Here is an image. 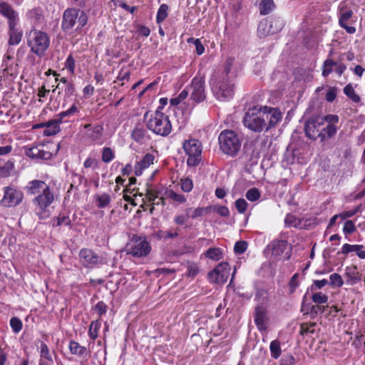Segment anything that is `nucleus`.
<instances>
[{
	"label": "nucleus",
	"instance_id": "nucleus-12",
	"mask_svg": "<svg viewBox=\"0 0 365 365\" xmlns=\"http://www.w3.org/2000/svg\"><path fill=\"white\" fill-rule=\"evenodd\" d=\"M205 78L202 76H197L192 80L190 86V98L195 103L202 102L205 98Z\"/></svg>",
	"mask_w": 365,
	"mask_h": 365
},
{
	"label": "nucleus",
	"instance_id": "nucleus-33",
	"mask_svg": "<svg viewBox=\"0 0 365 365\" xmlns=\"http://www.w3.org/2000/svg\"><path fill=\"white\" fill-rule=\"evenodd\" d=\"M80 112L79 108L76 105L73 104L71 108L65 111H62L58 114V118H59V121L62 122L63 120L68 117L70 118L71 116H74L76 114Z\"/></svg>",
	"mask_w": 365,
	"mask_h": 365
},
{
	"label": "nucleus",
	"instance_id": "nucleus-24",
	"mask_svg": "<svg viewBox=\"0 0 365 365\" xmlns=\"http://www.w3.org/2000/svg\"><path fill=\"white\" fill-rule=\"evenodd\" d=\"M103 127L96 125L86 131L87 137L94 143H101V140L103 134Z\"/></svg>",
	"mask_w": 365,
	"mask_h": 365
},
{
	"label": "nucleus",
	"instance_id": "nucleus-21",
	"mask_svg": "<svg viewBox=\"0 0 365 365\" xmlns=\"http://www.w3.org/2000/svg\"><path fill=\"white\" fill-rule=\"evenodd\" d=\"M19 24L8 26L9 44L11 46L18 45L21 41L23 31L19 26Z\"/></svg>",
	"mask_w": 365,
	"mask_h": 365
},
{
	"label": "nucleus",
	"instance_id": "nucleus-13",
	"mask_svg": "<svg viewBox=\"0 0 365 365\" xmlns=\"http://www.w3.org/2000/svg\"><path fill=\"white\" fill-rule=\"evenodd\" d=\"M4 190V195L1 200V205L9 207L16 206L21 202L24 194L21 190L11 186L5 187Z\"/></svg>",
	"mask_w": 365,
	"mask_h": 365
},
{
	"label": "nucleus",
	"instance_id": "nucleus-4",
	"mask_svg": "<svg viewBox=\"0 0 365 365\" xmlns=\"http://www.w3.org/2000/svg\"><path fill=\"white\" fill-rule=\"evenodd\" d=\"M27 43L32 53L41 57L50 46V38L44 31L32 29L27 36Z\"/></svg>",
	"mask_w": 365,
	"mask_h": 365
},
{
	"label": "nucleus",
	"instance_id": "nucleus-6",
	"mask_svg": "<svg viewBox=\"0 0 365 365\" xmlns=\"http://www.w3.org/2000/svg\"><path fill=\"white\" fill-rule=\"evenodd\" d=\"M182 148L188 156L187 165L190 167L197 166L202 160V143L195 139H189L184 141Z\"/></svg>",
	"mask_w": 365,
	"mask_h": 365
},
{
	"label": "nucleus",
	"instance_id": "nucleus-19",
	"mask_svg": "<svg viewBox=\"0 0 365 365\" xmlns=\"http://www.w3.org/2000/svg\"><path fill=\"white\" fill-rule=\"evenodd\" d=\"M26 155L31 158L41 160H48L52 157V153L42 145L27 148Z\"/></svg>",
	"mask_w": 365,
	"mask_h": 365
},
{
	"label": "nucleus",
	"instance_id": "nucleus-48",
	"mask_svg": "<svg viewBox=\"0 0 365 365\" xmlns=\"http://www.w3.org/2000/svg\"><path fill=\"white\" fill-rule=\"evenodd\" d=\"M315 323H303L300 327V334L304 335L305 334L311 333L314 334L315 331L314 327Z\"/></svg>",
	"mask_w": 365,
	"mask_h": 365
},
{
	"label": "nucleus",
	"instance_id": "nucleus-39",
	"mask_svg": "<svg viewBox=\"0 0 365 365\" xmlns=\"http://www.w3.org/2000/svg\"><path fill=\"white\" fill-rule=\"evenodd\" d=\"M269 349L272 357L278 359L282 353L280 342L278 340L272 341L270 343Z\"/></svg>",
	"mask_w": 365,
	"mask_h": 365
},
{
	"label": "nucleus",
	"instance_id": "nucleus-47",
	"mask_svg": "<svg viewBox=\"0 0 365 365\" xmlns=\"http://www.w3.org/2000/svg\"><path fill=\"white\" fill-rule=\"evenodd\" d=\"M83 167L85 168H93L98 169L99 168L98 160L93 157H88L83 163Z\"/></svg>",
	"mask_w": 365,
	"mask_h": 365
},
{
	"label": "nucleus",
	"instance_id": "nucleus-64",
	"mask_svg": "<svg viewBox=\"0 0 365 365\" xmlns=\"http://www.w3.org/2000/svg\"><path fill=\"white\" fill-rule=\"evenodd\" d=\"M188 220L187 215H178L174 217V222L178 225H185Z\"/></svg>",
	"mask_w": 365,
	"mask_h": 365
},
{
	"label": "nucleus",
	"instance_id": "nucleus-15",
	"mask_svg": "<svg viewBox=\"0 0 365 365\" xmlns=\"http://www.w3.org/2000/svg\"><path fill=\"white\" fill-rule=\"evenodd\" d=\"M0 16L6 19L8 26L19 24V13L4 0H0Z\"/></svg>",
	"mask_w": 365,
	"mask_h": 365
},
{
	"label": "nucleus",
	"instance_id": "nucleus-57",
	"mask_svg": "<svg viewBox=\"0 0 365 365\" xmlns=\"http://www.w3.org/2000/svg\"><path fill=\"white\" fill-rule=\"evenodd\" d=\"M356 231V227L353 221L346 220L344 222L343 232L345 234H351Z\"/></svg>",
	"mask_w": 365,
	"mask_h": 365
},
{
	"label": "nucleus",
	"instance_id": "nucleus-41",
	"mask_svg": "<svg viewBox=\"0 0 365 365\" xmlns=\"http://www.w3.org/2000/svg\"><path fill=\"white\" fill-rule=\"evenodd\" d=\"M101 327V323L98 321H93L89 327L88 335L91 339L95 340L98 335V330Z\"/></svg>",
	"mask_w": 365,
	"mask_h": 365
},
{
	"label": "nucleus",
	"instance_id": "nucleus-26",
	"mask_svg": "<svg viewBox=\"0 0 365 365\" xmlns=\"http://www.w3.org/2000/svg\"><path fill=\"white\" fill-rule=\"evenodd\" d=\"M46 185H46L45 182L42 180H34L28 183L26 187V190L29 194L36 195L39 193L41 191L43 192V188Z\"/></svg>",
	"mask_w": 365,
	"mask_h": 365
},
{
	"label": "nucleus",
	"instance_id": "nucleus-56",
	"mask_svg": "<svg viewBox=\"0 0 365 365\" xmlns=\"http://www.w3.org/2000/svg\"><path fill=\"white\" fill-rule=\"evenodd\" d=\"M247 248V244L245 241H238L235 243L234 247L235 252L237 254L244 253Z\"/></svg>",
	"mask_w": 365,
	"mask_h": 365
},
{
	"label": "nucleus",
	"instance_id": "nucleus-49",
	"mask_svg": "<svg viewBox=\"0 0 365 365\" xmlns=\"http://www.w3.org/2000/svg\"><path fill=\"white\" fill-rule=\"evenodd\" d=\"M312 299L318 304H325L328 301V297L322 292H317L312 295Z\"/></svg>",
	"mask_w": 365,
	"mask_h": 365
},
{
	"label": "nucleus",
	"instance_id": "nucleus-59",
	"mask_svg": "<svg viewBox=\"0 0 365 365\" xmlns=\"http://www.w3.org/2000/svg\"><path fill=\"white\" fill-rule=\"evenodd\" d=\"M212 211L216 212L220 216H222V217H227L230 215V211L226 206H219V207L214 206V207H212V209L211 210V212Z\"/></svg>",
	"mask_w": 365,
	"mask_h": 365
},
{
	"label": "nucleus",
	"instance_id": "nucleus-46",
	"mask_svg": "<svg viewBox=\"0 0 365 365\" xmlns=\"http://www.w3.org/2000/svg\"><path fill=\"white\" fill-rule=\"evenodd\" d=\"M352 16L353 11L351 10H346L341 12L339 18V26H344V24H347Z\"/></svg>",
	"mask_w": 365,
	"mask_h": 365
},
{
	"label": "nucleus",
	"instance_id": "nucleus-16",
	"mask_svg": "<svg viewBox=\"0 0 365 365\" xmlns=\"http://www.w3.org/2000/svg\"><path fill=\"white\" fill-rule=\"evenodd\" d=\"M272 248V254L276 257L282 256L285 253V259L290 257V247L286 240H273L270 244Z\"/></svg>",
	"mask_w": 365,
	"mask_h": 365
},
{
	"label": "nucleus",
	"instance_id": "nucleus-40",
	"mask_svg": "<svg viewBox=\"0 0 365 365\" xmlns=\"http://www.w3.org/2000/svg\"><path fill=\"white\" fill-rule=\"evenodd\" d=\"M200 272L199 265L193 262H188L187 264V273L188 277H195Z\"/></svg>",
	"mask_w": 365,
	"mask_h": 365
},
{
	"label": "nucleus",
	"instance_id": "nucleus-18",
	"mask_svg": "<svg viewBox=\"0 0 365 365\" xmlns=\"http://www.w3.org/2000/svg\"><path fill=\"white\" fill-rule=\"evenodd\" d=\"M79 11V9L75 8L67 9L65 10L61 24L62 29L64 31H68L73 28L76 24Z\"/></svg>",
	"mask_w": 365,
	"mask_h": 365
},
{
	"label": "nucleus",
	"instance_id": "nucleus-61",
	"mask_svg": "<svg viewBox=\"0 0 365 365\" xmlns=\"http://www.w3.org/2000/svg\"><path fill=\"white\" fill-rule=\"evenodd\" d=\"M137 32L139 35L143 36L144 37H148L150 34V29L143 25L138 24L136 25Z\"/></svg>",
	"mask_w": 365,
	"mask_h": 365
},
{
	"label": "nucleus",
	"instance_id": "nucleus-63",
	"mask_svg": "<svg viewBox=\"0 0 365 365\" xmlns=\"http://www.w3.org/2000/svg\"><path fill=\"white\" fill-rule=\"evenodd\" d=\"M95 310L101 316L106 313L107 305L102 301L98 302L95 306Z\"/></svg>",
	"mask_w": 365,
	"mask_h": 365
},
{
	"label": "nucleus",
	"instance_id": "nucleus-52",
	"mask_svg": "<svg viewBox=\"0 0 365 365\" xmlns=\"http://www.w3.org/2000/svg\"><path fill=\"white\" fill-rule=\"evenodd\" d=\"M56 88L63 91L65 97H68V98L73 96V94L74 93V86L72 83H68L64 86H60L59 85H58L56 86Z\"/></svg>",
	"mask_w": 365,
	"mask_h": 365
},
{
	"label": "nucleus",
	"instance_id": "nucleus-62",
	"mask_svg": "<svg viewBox=\"0 0 365 365\" xmlns=\"http://www.w3.org/2000/svg\"><path fill=\"white\" fill-rule=\"evenodd\" d=\"M65 67L70 71L71 73H73L75 71V60L71 55H69L66 61Z\"/></svg>",
	"mask_w": 365,
	"mask_h": 365
},
{
	"label": "nucleus",
	"instance_id": "nucleus-20",
	"mask_svg": "<svg viewBox=\"0 0 365 365\" xmlns=\"http://www.w3.org/2000/svg\"><path fill=\"white\" fill-rule=\"evenodd\" d=\"M269 318L265 308L263 307H257L255 312V323L257 329L260 331H265L267 329V324Z\"/></svg>",
	"mask_w": 365,
	"mask_h": 365
},
{
	"label": "nucleus",
	"instance_id": "nucleus-32",
	"mask_svg": "<svg viewBox=\"0 0 365 365\" xmlns=\"http://www.w3.org/2000/svg\"><path fill=\"white\" fill-rule=\"evenodd\" d=\"M344 94L354 103H360L361 98L357 95L351 83L347 84L344 88Z\"/></svg>",
	"mask_w": 365,
	"mask_h": 365
},
{
	"label": "nucleus",
	"instance_id": "nucleus-54",
	"mask_svg": "<svg viewBox=\"0 0 365 365\" xmlns=\"http://www.w3.org/2000/svg\"><path fill=\"white\" fill-rule=\"evenodd\" d=\"M235 207L240 213H244L247 208V202L243 198H240L235 202Z\"/></svg>",
	"mask_w": 365,
	"mask_h": 365
},
{
	"label": "nucleus",
	"instance_id": "nucleus-23",
	"mask_svg": "<svg viewBox=\"0 0 365 365\" xmlns=\"http://www.w3.org/2000/svg\"><path fill=\"white\" fill-rule=\"evenodd\" d=\"M363 248L364 246L362 245L344 244L341 247V252L344 255H347L350 252H354L360 259H364L365 251L363 250Z\"/></svg>",
	"mask_w": 365,
	"mask_h": 365
},
{
	"label": "nucleus",
	"instance_id": "nucleus-50",
	"mask_svg": "<svg viewBox=\"0 0 365 365\" xmlns=\"http://www.w3.org/2000/svg\"><path fill=\"white\" fill-rule=\"evenodd\" d=\"M260 197V192L259 191L255 188H251L249 190H247L246 193V197L248 200L254 202L257 200Z\"/></svg>",
	"mask_w": 365,
	"mask_h": 365
},
{
	"label": "nucleus",
	"instance_id": "nucleus-2",
	"mask_svg": "<svg viewBox=\"0 0 365 365\" xmlns=\"http://www.w3.org/2000/svg\"><path fill=\"white\" fill-rule=\"evenodd\" d=\"M58 192L51 183H49L43 188V192L33 199L34 212L39 219L44 220L51 216L50 206L58 200Z\"/></svg>",
	"mask_w": 365,
	"mask_h": 365
},
{
	"label": "nucleus",
	"instance_id": "nucleus-36",
	"mask_svg": "<svg viewBox=\"0 0 365 365\" xmlns=\"http://www.w3.org/2000/svg\"><path fill=\"white\" fill-rule=\"evenodd\" d=\"M58 123H61L59 121V118H58V119H56L54 122L48 123L46 128L43 130L44 135L50 136L56 134L59 131V127L58 125Z\"/></svg>",
	"mask_w": 365,
	"mask_h": 365
},
{
	"label": "nucleus",
	"instance_id": "nucleus-29",
	"mask_svg": "<svg viewBox=\"0 0 365 365\" xmlns=\"http://www.w3.org/2000/svg\"><path fill=\"white\" fill-rule=\"evenodd\" d=\"M96 205L100 208L107 207L111 200L110 195L108 193H102L101 195H96L94 197Z\"/></svg>",
	"mask_w": 365,
	"mask_h": 365
},
{
	"label": "nucleus",
	"instance_id": "nucleus-38",
	"mask_svg": "<svg viewBox=\"0 0 365 365\" xmlns=\"http://www.w3.org/2000/svg\"><path fill=\"white\" fill-rule=\"evenodd\" d=\"M337 65V63L331 58H327L323 63L322 76L324 77L328 76L332 71L333 67Z\"/></svg>",
	"mask_w": 365,
	"mask_h": 365
},
{
	"label": "nucleus",
	"instance_id": "nucleus-27",
	"mask_svg": "<svg viewBox=\"0 0 365 365\" xmlns=\"http://www.w3.org/2000/svg\"><path fill=\"white\" fill-rule=\"evenodd\" d=\"M69 349L72 354L77 355L80 357H85L88 354V351L85 346H81L75 341H70Z\"/></svg>",
	"mask_w": 365,
	"mask_h": 365
},
{
	"label": "nucleus",
	"instance_id": "nucleus-22",
	"mask_svg": "<svg viewBox=\"0 0 365 365\" xmlns=\"http://www.w3.org/2000/svg\"><path fill=\"white\" fill-rule=\"evenodd\" d=\"M154 159L153 155L150 153L146 154L143 159L135 165V174L136 175H140L143 170L148 168L153 163Z\"/></svg>",
	"mask_w": 365,
	"mask_h": 365
},
{
	"label": "nucleus",
	"instance_id": "nucleus-17",
	"mask_svg": "<svg viewBox=\"0 0 365 365\" xmlns=\"http://www.w3.org/2000/svg\"><path fill=\"white\" fill-rule=\"evenodd\" d=\"M81 263L87 267H93L101 262L99 256L90 249H82L79 252Z\"/></svg>",
	"mask_w": 365,
	"mask_h": 365
},
{
	"label": "nucleus",
	"instance_id": "nucleus-5",
	"mask_svg": "<svg viewBox=\"0 0 365 365\" xmlns=\"http://www.w3.org/2000/svg\"><path fill=\"white\" fill-rule=\"evenodd\" d=\"M218 140L221 150L228 155H235L241 148V142L233 130H222L218 137Z\"/></svg>",
	"mask_w": 365,
	"mask_h": 365
},
{
	"label": "nucleus",
	"instance_id": "nucleus-34",
	"mask_svg": "<svg viewBox=\"0 0 365 365\" xmlns=\"http://www.w3.org/2000/svg\"><path fill=\"white\" fill-rule=\"evenodd\" d=\"M205 256L214 261H218L222 258V252L220 248L212 247L206 251Z\"/></svg>",
	"mask_w": 365,
	"mask_h": 365
},
{
	"label": "nucleus",
	"instance_id": "nucleus-30",
	"mask_svg": "<svg viewBox=\"0 0 365 365\" xmlns=\"http://www.w3.org/2000/svg\"><path fill=\"white\" fill-rule=\"evenodd\" d=\"M14 163L11 160L6 161L3 165H0V178H7L14 171Z\"/></svg>",
	"mask_w": 365,
	"mask_h": 365
},
{
	"label": "nucleus",
	"instance_id": "nucleus-9",
	"mask_svg": "<svg viewBox=\"0 0 365 365\" xmlns=\"http://www.w3.org/2000/svg\"><path fill=\"white\" fill-rule=\"evenodd\" d=\"M339 118L337 115L329 114L323 116V125L322 127L319 140L321 142L325 141L327 139L332 138L337 133Z\"/></svg>",
	"mask_w": 365,
	"mask_h": 365
},
{
	"label": "nucleus",
	"instance_id": "nucleus-3",
	"mask_svg": "<svg viewBox=\"0 0 365 365\" xmlns=\"http://www.w3.org/2000/svg\"><path fill=\"white\" fill-rule=\"evenodd\" d=\"M144 121L147 128L156 135L167 136L172 131V125L167 115L157 110L154 113L146 112Z\"/></svg>",
	"mask_w": 365,
	"mask_h": 365
},
{
	"label": "nucleus",
	"instance_id": "nucleus-37",
	"mask_svg": "<svg viewBox=\"0 0 365 365\" xmlns=\"http://www.w3.org/2000/svg\"><path fill=\"white\" fill-rule=\"evenodd\" d=\"M115 157V151L110 147H104L102 149L101 159L105 163H109Z\"/></svg>",
	"mask_w": 365,
	"mask_h": 365
},
{
	"label": "nucleus",
	"instance_id": "nucleus-25",
	"mask_svg": "<svg viewBox=\"0 0 365 365\" xmlns=\"http://www.w3.org/2000/svg\"><path fill=\"white\" fill-rule=\"evenodd\" d=\"M212 209V206H207L206 207H199L197 208L190 207L185 210V212L187 215L188 219H195L197 217L204 216L207 213L210 212Z\"/></svg>",
	"mask_w": 365,
	"mask_h": 365
},
{
	"label": "nucleus",
	"instance_id": "nucleus-53",
	"mask_svg": "<svg viewBox=\"0 0 365 365\" xmlns=\"http://www.w3.org/2000/svg\"><path fill=\"white\" fill-rule=\"evenodd\" d=\"M360 210H361V206L359 205L351 210L342 212L339 213L340 218L342 220H345L346 218L351 217L354 216V215H356L357 212H359Z\"/></svg>",
	"mask_w": 365,
	"mask_h": 365
},
{
	"label": "nucleus",
	"instance_id": "nucleus-43",
	"mask_svg": "<svg viewBox=\"0 0 365 365\" xmlns=\"http://www.w3.org/2000/svg\"><path fill=\"white\" fill-rule=\"evenodd\" d=\"M180 188L185 192H190L193 188L192 180L189 178H184L180 182Z\"/></svg>",
	"mask_w": 365,
	"mask_h": 365
},
{
	"label": "nucleus",
	"instance_id": "nucleus-42",
	"mask_svg": "<svg viewBox=\"0 0 365 365\" xmlns=\"http://www.w3.org/2000/svg\"><path fill=\"white\" fill-rule=\"evenodd\" d=\"M168 6L163 4L160 6L158 9L157 16H156V21L158 24H160L163 22L168 16Z\"/></svg>",
	"mask_w": 365,
	"mask_h": 365
},
{
	"label": "nucleus",
	"instance_id": "nucleus-31",
	"mask_svg": "<svg viewBox=\"0 0 365 365\" xmlns=\"http://www.w3.org/2000/svg\"><path fill=\"white\" fill-rule=\"evenodd\" d=\"M345 274L349 279V282L351 284H356L359 281V276L356 267H347Z\"/></svg>",
	"mask_w": 365,
	"mask_h": 365
},
{
	"label": "nucleus",
	"instance_id": "nucleus-51",
	"mask_svg": "<svg viewBox=\"0 0 365 365\" xmlns=\"http://www.w3.org/2000/svg\"><path fill=\"white\" fill-rule=\"evenodd\" d=\"M329 279H330V283L333 286H336L338 287H340L344 284V281H343L341 275H339L337 273H334V274H331L329 277Z\"/></svg>",
	"mask_w": 365,
	"mask_h": 365
},
{
	"label": "nucleus",
	"instance_id": "nucleus-35",
	"mask_svg": "<svg viewBox=\"0 0 365 365\" xmlns=\"http://www.w3.org/2000/svg\"><path fill=\"white\" fill-rule=\"evenodd\" d=\"M147 131L142 127L136 126L132 132V138L137 142H142L146 138Z\"/></svg>",
	"mask_w": 365,
	"mask_h": 365
},
{
	"label": "nucleus",
	"instance_id": "nucleus-10",
	"mask_svg": "<svg viewBox=\"0 0 365 365\" xmlns=\"http://www.w3.org/2000/svg\"><path fill=\"white\" fill-rule=\"evenodd\" d=\"M282 26V21L279 19H263L258 25L257 35L260 38H264L279 32Z\"/></svg>",
	"mask_w": 365,
	"mask_h": 365
},
{
	"label": "nucleus",
	"instance_id": "nucleus-55",
	"mask_svg": "<svg viewBox=\"0 0 365 365\" xmlns=\"http://www.w3.org/2000/svg\"><path fill=\"white\" fill-rule=\"evenodd\" d=\"M166 240L177 238L180 235L179 227H170L168 230H165Z\"/></svg>",
	"mask_w": 365,
	"mask_h": 365
},
{
	"label": "nucleus",
	"instance_id": "nucleus-28",
	"mask_svg": "<svg viewBox=\"0 0 365 365\" xmlns=\"http://www.w3.org/2000/svg\"><path fill=\"white\" fill-rule=\"evenodd\" d=\"M275 7L273 0H262L259 4V13L262 15L269 14Z\"/></svg>",
	"mask_w": 365,
	"mask_h": 365
},
{
	"label": "nucleus",
	"instance_id": "nucleus-14",
	"mask_svg": "<svg viewBox=\"0 0 365 365\" xmlns=\"http://www.w3.org/2000/svg\"><path fill=\"white\" fill-rule=\"evenodd\" d=\"M322 126L323 116L318 115L311 118L304 125L307 137L314 140L319 139Z\"/></svg>",
	"mask_w": 365,
	"mask_h": 365
},
{
	"label": "nucleus",
	"instance_id": "nucleus-60",
	"mask_svg": "<svg viewBox=\"0 0 365 365\" xmlns=\"http://www.w3.org/2000/svg\"><path fill=\"white\" fill-rule=\"evenodd\" d=\"M41 356L49 361L52 360L49 349L47 345L43 342H41Z\"/></svg>",
	"mask_w": 365,
	"mask_h": 365
},
{
	"label": "nucleus",
	"instance_id": "nucleus-1",
	"mask_svg": "<svg viewBox=\"0 0 365 365\" xmlns=\"http://www.w3.org/2000/svg\"><path fill=\"white\" fill-rule=\"evenodd\" d=\"M282 113L277 108L260 106L249 109L244 117L246 128L254 132L268 130L281 121Z\"/></svg>",
	"mask_w": 365,
	"mask_h": 365
},
{
	"label": "nucleus",
	"instance_id": "nucleus-45",
	"mask_svg": "<svg viewBox=\"0 0 365 365\" xmlns=\"http://www.w3.org/2000/svg\"><path fill=\"white\" fill-rule=\"evenodd\" d=\"M167 197L178 203H184L186 201V197L181 194L176 193L172 190L166 192Z\"/></svg>",
	"mask_w": 365,
	"mask_h": 365
},
{
	"label": "nucleus",
	"instance_id": "nucleus-8",
	"mask_svg": "<svg viewBox=\"0 0 365 365\" xmlns=\"http://www.w3.org/2000/svg\"><path fill=\"white\" fill-rule=\"evenodd\" d=\"M212 89L215 97L221 101L230 100L234 94V84L229 78H222L214 81Z\"/></svg>",
	"mask_w": 365,
	"mask_h": 365
},
{
	"label": "nucleus",
	"instance_id": "nucleus-44",
	"mask_svg": "<svg viewBox=\"0 0 365 365\" xmlns=\"http://www.w3.org/2000/svg\"><path fill=\"white\" fill-rule=\"evenodd\" d=\"M10 326L12 329V331L15 334H18L21 331L23 328V324L21 319L18 317H12L10 319Z\"/></svg>",
	"mask_w": 365,
	"mask_h": 365
},
{
	"label": "nucleus",
	"instance_id": "nucleus-58",
	"mask_svg": "<svg viewBox=\"0 0 365 365\" xmlns=\"http://www.w3.org/2000/svg\"><path fill=\"white\" fill-rule=\"evenodd\" d=\"M78 27H83L88 22V16L83 11H79L77 18Z\"/></svg>",
	"mask_w": 365,
	"mask_h": 365
},
{
	"label": "nucleus",
	"instance_id": "nucleus-11",
	"mask_svg": "<svg viewBox=\"0 0 365 365\" xmlns=\"http://www.w3.org/2000/svg\"><path fill=\"white\" fill-rule=\"evenodd\" d=\"M231 268L227 262H220L208 274V279L215 284H224L227 282Z\"/></svg>",
	"mask_w": 365,
	"mask_h": 365
},
{
	"label": "nucleus",
	"instance_id": "nucleus-7",
	"mask_svg": "<svg viewBox=\"0 0 365 365\" xmlns=\"http://www.w3.org/2000/svg\"><path fill=\"white\" fill-rule=\"evenodd\" d=\"M125 250L127 254L133 257H142L147 256L150 252L151 247L145 238L133 235L126 245Z\"/></svg>",
	"mask_w": 365,
	"mask_h": 365
}]
</instances>
